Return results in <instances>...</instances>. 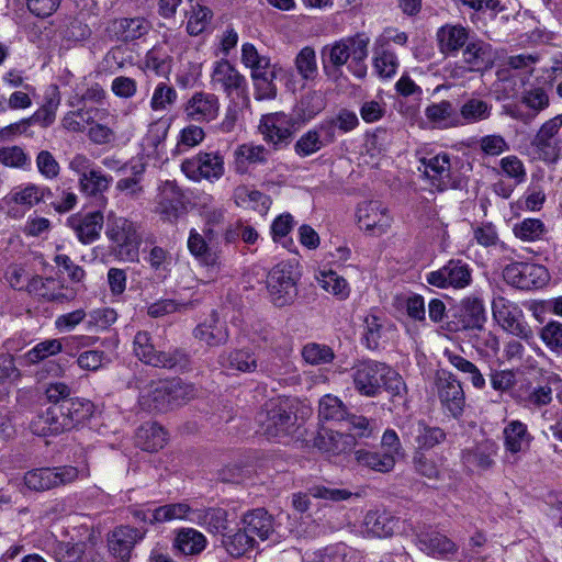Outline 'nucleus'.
<instances>
[{"label": "nucleus", "mask_w": 562, "mask_h": 562, "mask_svg": "<svg viewBox=\"0 0 562 562\" xmlns=\"http://www.w3.org/2000/svg\"><path fill=\"white\" fill-rule=\"evenodd\" d=\"M355 389L363 396L375 397L386 391L393 402L404 401L407 393L403 378L384 362L359 361L351 368Z\"/></svg>", "instance_id": "nucleus-1"}, {"label": "nucleus", "mask_w": 562, "mask_h": 562, "mask_svg": "<svg viewBox=\"0 0 562 562\" xmlns=\"http://www.w3.org/2000/svg\"><path fill=\"white\" fill-rule=\"evenodd\" d=\"M369 37L363 34L342 38L322 49V64L325 75L337 81L342 75L341 67L348 59L366 60Z\"/></svg>", "instance_id": "nucleus-2"}, {"label": "nucleus", "mask_w": 562, "mask_h": 562, "mask_svg": "<svg viewBox=\"0 0 562 562\" xmlns=\"http://www.w3.org/2000/svg\"><path fill=\"white\" fill-rule=\"evenodd\" d=\"M294 405L289 397L278 396L268 400L257 415L260 430L268 439L289 435L294 425Z\"/></svg>", "instance_id": "nucleus-3"}, {"label": "nucleus", "mask_w": 562, "mask_h": 562, "mask_svg": "<svg viewBox=\"0 0 562 562\" xmlns=\"http://www.w3.org/2000/svg\"><path fill=\"white\" fill-rule=\"evenodd\" d=\"M135 356L146 364L165 369H184L189 364V356L182 349L157 351L148 331L136 333L133 340Z\"/></svg>", "instance_id": "nucleus-4"}, {"label": "nucleus", "mask_w": 562, "mask_h": 562, "mask_svg": "<svg viewBox=\"0 0 562 562\" xmlns=\"http://www.w3.org/2000/svg\"><path fill=\"white\" fill-rule=\"evenodd\" d=\"M89 475L88 468L81 470L72 465L40 468L27 471L24 474V484L31 491L44 492L70 484L80 477H88Z\"/></svg>", "instance_id": "nucleus-5"}, {"label": "nucleus", "mask_w": 562, "mask_h": 562, "mask_svg": "<svg viewBox=\"0 0 562 562\" xmlns=\"http://www.w3.org/2000/svg\"><path fill=\"white\" fill-rule=\"evenodd\" d=\"M493 317L507 333L520 338L528 345L535 344V335L525 319L522 311L503 296L493 300Z\"/></svg>", "instance_id": "nucleus-6"}, {"label": "nucleus", "mask_w": 562, "mask_h": 562, "mask_svg": "<svg viewBox=\"0 0 562 562\" xmlns=\"http://www.w3.org/2000/svg\"><path fill=\"white\" fill-rule=\"evenodd\" d=\"M105 234L116 245L115 252L120 259L137 260L140 236L135 223L125 217L110 218Z\"/></svg>", "instance_id": "nucleus-7"}, {"label": "nucleus", "mask_w": 562, "mask_h": 562, "mask_svg": "<svg viewBox=\"0 0 562 562\" xmlns=\"http://www.w3.org/2000/svg\"><path fill=\"white\" fill-rule=\"evenodd\" d=\"M267 289L274 306L291 304L297 295L294 267L285 261L276 265L268 273Z\"/></svg>", "instance_id": "nucleus-8"}, {"label": "nucleus", "mask_w": 562, "mask_h": 562, "mask_svg": "<svg viewBox=\"0 0 562 562\" xmlns=\"http://www.w3.org/2000/svg\"><path fill=\"white\" fill-rule=\"evenodd\" d=\"M181 170L190 180L215 182L224 176V157L218 151H200L184 159Z\"/></svg>", "instance_id": "nucleus-9"}, {"label": "nucleus", "mask_w": 562, "mask_h": 562, "mask_svg": "<svg viewBox=\"0 0 562 562\" xmlns=\"http://www.w3.org/2000/svg\"><path fill=\"white\" fill-rule=\"evenodd\" d=\"M435 385L442 408L459 419L465 407V394L461 382L450 371L441 369L436 373Z\"/></svg>", "instance_id": "nucleus-10"}, {"label": "nucleus", "mask_w": 562, "mask_h": 562, "mask_svg": "<svg viewBox=\"0 0 562 562\" xmlns=\"http://www.w3.org/2000/svg\"><path fill=\"white\" fill-rule=\"evenodd\" d=\"M259 131L268 144H271L274 149H281L292 142L296 121L291 114L284 112L268 113L261 116Z\"/></svg>", "instance_id": "nucleus-11"}, {"label": "nucleus", "mask_w": 562, "mask_h": 562, "mask_svg": "<svg viewBox=\"0 0 562 562\" xmlns=\"http://www.w3.org/2000/svg\"><path fill=\"white\" fill-rule=\"evenodd\" d=\"M561 127L562 115H557L543 123L531 140L539 158L546 162L553 164L562 156L561 140L558 137Z\"/></svg>", "instance_id": "nucleus-12"}, {"label": "nucleus", "mask_w": 562, "mask_h": 562, "mask_svg": "<svg viewBox=\"0 0 562 562\" xmlns=\"http://www.w3.org/2000/svg\"><path fill=\"white\" fill-rule=\"evenodd\" d=\"M220 99L216 94L195 91L182 106L184 119L189 122L209 124L220 114Z\"/></svg>", "instance_id": "nucleus-13"}, {"label": "nucleus", "mask_w": 562, "mask_h": 562, "mask_svg": "<svg viewBox=\"0 0 562 562\" xmlns=\"http://www.w3.org/2000/svg\"><path fill=\"white\" fill-rule=\"evenodd\" d=\"M472 280L469 266L461 260H450L427 274L426 281L437 288H465Z\"/></svg>", "instance_id": "nucleus-14"}, {"label": "nucleus", "mask_w": 562, "mask_h": 562, "mask_svg": "<svg viewBox=\"0 0 562 562\" xmlns=\"http://www.w3.org/2000/svg\"><path fill=\"white\" fill-rule=\"evenodd\" d=\"M547 274L544 267L524 262H514L503 269L504 280L521 290L544 284Z\"/></svg>", "instance_id": "nucleus-15"}, {"label": "nucleus", "mask_w": 562, "mask_h": 562, "mask_svg": "<svg viewBox=\"0 0 562 562\" xmlns=\"http://www.w3.org/2000/svg\"><path fill=\"white\" fill-rule=\"evenodd\" d=\"M359 227L372 235H382L391 226L392 217L380 201H367L357 210Z\"/></svg>", "instance_id": "nucleus-16"}, {"label": "nucleus", "mask_w": 562, "mask_h": 562, "mask_svg": "<svg viewBox=\"0 0 562 562\" xmlns=\"http://www.w3.org/2000/svg\"><path fill=\"white\" fill-rule=\"evenodd\" d=\"M146 531L128 525L115 527L108 536V547L113 559H131L132 552Z\"/></svg>", "instance_id": "nucleus-17"}, {"label": "nucleus", "mask_w": 562, "mask_h": 562, "mask_svg": "<svg viewBox=\"0 0 562 562\" xmlns=\"http://www.w3.org/2000/svg\"><path fill=\"white\" fill-rule=\"evenodd\" d=\"M211 83L220 88L226 93L232 95L243 94L247 89V80L228 60L222 59L214 64L211 75Z\"/></svg>", "instance_id": "nucleus-18"}, {"label": "nucleus", "mask_w": 562, "mask_h": 562, "mask_svg": "<svg viewBox=\"0 0 562 562\" xmlns=\"http://www.w3.org/2000/svg\"><path fill=\"white\" fill-rule=\"evenodd\" d=\"M333 143V125L321 123L297 139L294 150L300 157H307Z\"/></svg>", "instance_id": "nucleus-19"}, {"label": "nucleus", "mask_w": 562, "mask_h": 562, "mask_svg": "<svg viewBox=\"0 0 562 562\" xmlns=\"http://www.w3.org/2000/svg\"><path fill=\"white\" fill-rule=\"evenodd\" d=\"M193 336L207 347H220L228 341L229 333L226 323L213 311L209 318L194 328Z\"/></svg>", "instance_id": "nucleus-20"}, {"label": "nucleus", "mask_w": 562, "mask_h": 562, "mask_svg": "<svg viewBox=\"0 0 562 562\" xmlns=\"http://www.w3.org/2000/svg\"><path fill=\"white\" fill-rule=\"evenodd\" d=\"M168 380L151 381L139 394V405L146 411L166 412L171 408Z\"/></svg>", "instance_id": "nucleus-21"}, {"label": "nucleus", "mask_w": 562, "mask_h": 562, "mask_svg": "<svg viewBox=\"0 0 562 562\" xmlns=\"http://www.w3.org/2000/svg\"><path fill=\"white\" fill-rule=\"evenodd\" d=\"M26 291L38 297L40 300L45 301H70L75 299L76 293L70 290L66 293L61 292V286L59 285V282L53 278H42L40 276L32 277L26 285Z\"/></svg>", "instance_id": "nucleus-22"}, {"label": "nucleus", "mask_w": 562, "mask_h": 562, "mask_svg": "<svg viewBox=\"0 0 562 562\" xmlns=\"http://www.w3.org/2000/svg\"><path fill=\"white\" fill-rule=\"evenodd\" d=\"M425 116L434 127L448 130L462 126L457 105L449 100L434 102L425 108Z\"/></svg>", "instance_id": "nucleus-23"}, {"label": "nucleus", "mask_w": 562, "mask_h": 562, "mask_svg": "<svg viewBox=\"0 0 562 562\" xmlns=\"http://www.w3.org/2000/svg\"><path fill=\"white\" fill-rule=\"evenodd\" d=\"M423 173L430 180L431 184L439 191L448 189L450 184V157L448 154H438L430 158L420 160Z\"/></svg>", "instance_id": "nucleus-24"}, {"label": "nucleus", "mask_w": 562, "mask_h": 562, "mask_svg": "<svg viewBox=\"0 0 562 562\" xmlns=\"http://www.w3.org/2000/svg\"><path fill=\"white\" fill-rule=\"evenodd\" d=\"M68 223L82 244H91L100 237L104 217L100 211H95L81 216H71Z\"/></svg>", "instance_id": "nucleus-25"}, {"label": "nucleus", "mask_w": 562, "mask_h": 562, "mask_svg": "<svg viewBox=\"0 0 562 562\" xmlns=\"http://www.w3.org/2000/svg\"><path fill=\"white\" fill-rule=\"evenodd\" d=\"M63 409L57 405L49 406L45 412L38 413L31 422L30 428L34 435L50 436L67 430Z\"/></svg>", "instance_id": "nucleus-26"}, {"label": "nucleus", "mask_w": 562, "mask_h": 562, "mask_svg": "<svg viewBox=\"0 0 562 562\" xmlns=\"http://www.w3.org/2000/svg\"><path fill=\"white\" fill-rule=\"evenodd\" d=\"M439 49L447 56L456 57L469 42V31L460 24H446L437 32Z\"/></svg>", "instance_id": "nucleus-27"}, {"label": "nucleus", "mask_w": 562, "mask_h": 562, "mask_svg": "<svg viewBox=\"0 0 562 562\" xmlns=\"http://www.w3.org/2000/svg\"><path fill=\"white\" fill-rule=\"evenodd\" d=\"M462 57L469 69L473 71L491 68L495 58L492 46L481 40L468 42L462 52Z\"/></svg>", "instance_id": "nucleus-28"}, {"label": "nucleus", "mask_w": 562, "mask_h": 562, "mask_svg": "<svg viewBox=\"0 0 562 562\" xmlns=\"http://www.w3.org/2000/svg\"><path fill=\"white\" fill-rule=\"evenodd\" d=\"M367 533L373 537H390L400 527V518L387 510H370L364 517Z\"/></svg>", "instance_id": "nucleus-29"}, {"label": "nucleus", "mask_w": 562, "mask_h": 562, "mask_svg": "<svg viewBox=\"0 0 562 562\" xmlns=\"http://www.w3.org/2000/svg\"><path fill=\"white\" fill-rule=\"evenodd\" d=\"M113 178L103 173L99 168L78 179L80 191L89 198H95L102 205L106 203L104 192L109 190Z\"/></svg>", "instance_id": "nucleus-30"}, {"label": "nucleus", "mask_w": 562, "mask_h": 562, "mask_svg": "<svg viewBox=\"0 0 562 562\" xmlns=\"http://www.w3.org/2000/svg\"><path fill=\"white\" fill-rule=\"evenodd\" d=\"M205 536L193 528H181L176 532L172 548L183 555H199L206 548Z\"/></svg>", "instance_id": "nucleus-31"}, {"label": "nucleus", "mask_w": 562, "mask_h": 562, "mask_svg": "<svg viewBox=\"0 0 562 562\" xmlns=\"http://www.w3.org/2000/svg\"><path fill=\"white\" fill-rule=\"evenodd\" d=\"M504 447L512 454H517L529 449L532 436L529 434L527 425L520 420L509 422L504 430Z\"/></svg>", "instance_id": "nucleus-32"}, {"label": "nucleus", "mask_w": 562, "mask_h": 562, "mask_svg": "<svg viewBox=\"0 0 562 562\" xmlns=\"http://www.w3.org/2000/svg\"><path fill=\"white\" fill-rule=\"evenodd\" d=\"M315 446L330 456H340L355 447V438L352 435L324 430L315 439Z\"/></svg>", "instance_id": "nucleus-33"}, {"label": "nucleus", "mask_w": 562, "mask_h": 562, "mask_svg": "<svg viewBox=\"0 0 562 562\" xmlns=\"http://www.w3.org/2000/svg\"><path fill=\"white\" fill-rule=\"evenodd\" d=\"M233 199L238 207L254 210L260 214H266L271 205L269 195L244 184L235 188Z\"/></svg>", "instance_id": "nucleus-34"}, {"label": "nucleus", "mask_w": 562, "mask_h": 562, "mask_svg": "<svg viewBox=\"0 0 562 562\" xmlns=\"http://www.w3.org/2000/svg\"><path fill=\"white\" fill-rule=\"evenodd\" d=\"M190 522L206 528L211 533H222L228 527L227 512L223 508H195Z\"/></svg>", "instance_id": "nucleus-35"}, {"label": "nucleus", "mask_w": 562, "mask_h": 562, "mask_svg": "<svg viewBox=\"0 0 562 562\" xmlns=\"http://www.w3.org/2000/svg\"><path fill=\"white\" fill-rule=\"evenodd\" d=\"M460 318L465 329H482L486 322L483 301L476 296L464 297L460 303Z\"/></svg>", "instance_id": "nucleus-36"}, {"label": "nucleus", "mask_w": 562, "mask_h": 562, "mask_svg": "<svg viewBox=\"0 0 562 562\" xmlns=\"http://www.w3.org/2000/svg\"><path fill=\"white\" fill-rule=\"evenodd\" d=\"M59 408L63 409L67 430L74 428L80 423L89 419L93 414V403L86 398H69L60 403Z\"/></svg>", "instance_id": "nucleus-37"}, {"label": "nucleus", "mask_w": 562, "mask_h": 562, "mask_svg": "<svg viewBox=\"0 0 562 562\" xmlns=\"http://www.w3.org/2000/svg\"><path fill=\"white\" fill-rule=\"evenodd\" d=\"M497 445L492 440H483L471 449L463 451L465 463L481 470H487L494 465V457L497 453Z\"/></svg>", "instance_id": "nucleus-38"}, {"label": "nucleus", "mask_w": 562, "mask_h": 562, "mask_svg": "<svg viewBox=\"0 0 562 562\" xmlns=\"http://www.w3.org/2000/svg\"><path fill=\"white\" fill-rule=\"evenodd\" d=\"M517 400L525 407L541 408L551 403L552 389L549 384L543 385V383H539L533 385L532 383H528L520 387Z\"/></svg>", "instance_id": "nucleus-39"}, {"label": "nucleus", "mask_w": 562, "mask_h": 562, "mask_svg": "<svg viewBox=\"0 0 562 562\" xmlns=\"http://www.w3.org/2000/svg\"><path fill=\"white\" fill-rule=\"evenodd\" d=\"M188 249L204 266L215 267L221 263L218 252L213 250L207 240H205V237L195 229L190 231Z\"/></svg>", "instance_id": "nucleus-40"}, {"label": "nucleus", "mask_w": 562, "mask_h": 562, "mask_svg": "<svg viewBox=\"0 0 562 562\" xmlns=\"http://www.w3.org/2000/svg\"><path fill=\"white\" fill-rule=\"evenodd\" d=\"M246 530L255 538L267 540L274 531L272 516L263 508H257L244 517Z\"/></svg>", "instance_id": "nucleus-41"}, {"label": "nucleus", "mask_w": 562, "mask_h": 562, "mask_svg": "<svg viewBox=\"0 0 562 562\" xmlns=\"http://www.w3.org/2000/svg\"><path fill=\"white\" fill-rule=\"evenodd\" d=\"M222 367L239 372H255L258 368L256 355L249 349H235L220 357Z\"/></svg>", "instance_id": "nucleus-42"}, {"label": "nucleus", "mask_w": 562, "mask_h": 562, "mask_svg": "<svg viewBox=\"0 0 562 562\" xmlns=\"http://www.w3.org/2000/svg\"><path fill=\"white\" fill-rule=\"evenodd\" d=\"M355 458L359 465L381 473L392 471L395 465L394 456L385 452L359 449L355 452Z\"/></svg>", "instance_id": "nucleus-43"}, {"label": "nucleus", "mask_w": 562, "mask_h": 562, "mask_svg": "<svg viewBox=\"0 0 562 562\" xmlns=\"http://www.w3.org/2000/svg\"><path fill=\"white\" fill-rule=\"evenodd\" d=\"M57 104L49 101L47 104L40 108L30 119L22 120L19 123L11 124L0 131V135H9L13 133H22L26 126L32 123H37L43 127L49 126L55 121V110Z\"/></svg>", "instance_id": "nucleus-44"}, {"label": "nucleus", "mask_w": 562, "mask_h": 562, "mask_svg": "<svg viewBox=\"0 0 562 562\" xmlns=\"http://www.w3.org/2000/svg\"><path fill=\"white\" fill-rule=\"evenodd\" d=\"M420 549L428 554L447 557L457 551V546L445 535L439 532H425L418 536Z\"/></svg>", "instance_id": "nucleus-45"}, {"label": "nucleus", "mask_w": 562, "mask_h": 562, "mask_svg": "<svg viewBox=\"0 0 562 562\" xmlns=\"http://www.w3.org/2000/svg\"><path fill=\"white\" fill-rule=\"evenodd\" d=\"M136 442L145 451H157L165 446L166 431L156 423L142 425L136 434Z\"/></svg>", "instance_id": "nucleus-46"}, {"label": "nucleus", "mask_w": 562, "mask_h": 562, "mask_svg": "<svg viewBox=\"0 0 562 562\" xmlns=\"http://www.w3.org/2000/svg\"><path fill=\"white\" fill-rule=\"evenodd\" d=\"M411 435L419 449H430L446 439V432L439 427H430L418 420L411 427Z\"/></svg>", "instance_id": "nucleus-47"}, {"label": "nucleus", "mask_w": 562, "mask_h": 562, "mask_svg": "<svg viewBox=\"0 0 562 562\" xmlns=\"http://www.w3.org/2000/svg\"><path fill=\"white\" fill-rule=\"evenodd\" d=\"M116 37L123 42L137 40L148 32V24L143 18L120 19L112 24Z\"/></svg>", "instance_id": "nucleus-48"}, {"label": "nucleus", "mask_w": 562, "mask_h": 562, "mask_svg": "<svg viewBox=\"0 0 562 562\" xmlns=\"http://www.w3.org/2000/svg\"><path fill=\"white\" fill-rule=\"evenodd\" d=\"M396 54L387 46H374L373 66L381 78H392L398 68Z\"/></svg>", "instance_id": "nucleus-49"}, {"label": "nucleus", "mask_w": 562, "mask_h": 562, "mask_svg": "<svg viewBox=\"0 0 562 562\" xmlns=\"http://www.w3.org/2000/svg\"><path fill=\"white\" fill-rule=\"evenodd\" d=\"M492 106L476 98H471L465 101L458 112L462 125L472 124L480 121L487 120L491 116Z\"/></svg>", "instance_id": "nucleus-50"}, {"label": "nucleus", "mask_w": 562, "mask_h": 562, "mask_svg": "<svg viewBox=\"0 0 562 562\" xmlns=\"http://www.w3.org/2000/svg\"><path fill=\"white\" fill-rule=\"evenodd\" d=\"M194 512L187 503H175L155 508L151 513L150 524L166 522L175 519L190 521Z\"/></svg>", "instance_id": "nucleus-51"}, {"label": "nucleus", "mask_w": 562, "mask_h": 562, "mask_svg": "<svg viewBox=\"0 0 562 562\" xmlns=\"http://www.w3.org/2000/svg\"><path fill=\"white\" fill-rule=\"evenodd\" d=\"M443 356L452 367L470 375L471 383L475 389L485 386V379L473 362L448 349L445 350Z\"/></svg>", "instance_id": "nucleus-52"}, {"label": "nucleus", "mask_w": 562, "mask_h": 562, "mask_svg": "<svg viewBox=\"0 0 562 562\" xmlns=\"http://www.w3.org/2000/svg\"><path fill=\"white\" fill-rule=\"evenodd\" d=\"M294 65L297 74L305 81H313L318 75L316 53L311 46H305L297 53Z\"/></svg>", "instance_id": "nucleus-53"}, {"label": "nucleus", "mask_w": 562, "mask_h": 562, "mask_svg": "<svg viewBox=\"0 0 562 562\" xmlns=\"http://www.w3.org/2000/svg\"><path fill=\"white\" fill-rule=\"evenodd\" d=\"M318 282L326 292L333 294L340 301L346 300L350 294V288L346 279L333 270L322 271L318 277Z\"/></svg>", "instance_id": "nucleus-54"}, {"label": "nucleus", "mask_w": 562, "mask_h": 562, "mask_svg": "<svg viewBox=\"0 0 562 562\" xmlns=\"http://www.w3.org/2000/svg\"><path fill=\"white\" fill-rule=\"evenodd\" d=\"M255 538L244 528L232 536L223 535L222 543L232 557H240L255 546Z\"/></svg>", "instance_id": "nucleus-55"}, {"label": "nucleus", "mask_w": 562, "mask_h": 562, "mask_svg": "<svg viewBox=\"0 0 562 562\" xmlns=\"http://www.w3.org/2000/svg\"><path fill=\"white\" fill-rule=\"evenodd\" d=\"M539 337L550 352L562 356V323L549 321L541 327Z\"/></svg>", "instance_id": "nucleus-56"}, {"label": "nucleus", "mask_w": 562, "mask_h": 562, "mask_svg": "<svg viewBox=\"0 0 562 562\" xmlns=\"http://www.w3.org/2000/svg\"><path fill=\"white\" fill-rule=\"evenodd\" d=\"M383 330L384 324L381 317L374 314L364 317L362 340L368 349L375 350L379 348Z\"/></svg>", "instance_id": "nucleus-57"}, {"label": "nucleus", "mask_w": 562, "mask_h": 562, "mask_svg": "<svg viewBox=\"0 0 562 562\" xmlns=\"http://www.w3.org/2000/svg\"><path fill=\"white\" fill-rule=\"evenodd\" d=\"M326 102L321 91L304 94L297 105V113L304 121H310L325 109Z\"/></svg>", "instance_id": "nucleus-58"}, {"label": "nucleus", "mask_w": 562, "mask_h": 562, "mask_svg": "<svg viewBox=\"0 0 562 562\" xmlns=\"http://www.w3.org/2000/svg\"><path fill=\"white\" fill-rule=\"evenodd\" d=\"M318 415L325 420H344L348 412L338 397L327 394L319 401Z\"/></svg>", "instance_id": "nucleus-59"}, {"label": "nucleus", "mask_w": 562, "mask_h": 562, "mask_svg": "<svg viewBox=\"0 0 562 562\" xmlns=\"http://www.w3.org/2000/svg\"><path fill=\"white\" fill-rule=\"evenodd\" d=\"M160 213L164 220L168 222H175L183 212V203L181 201V195L176 191L173 187L170 188V196L168 195V191L164 190L161 200L159 202Z\"/></svg>", "instance_id": "nucleus-60"}, {"label": "nucleus", "mask_w": 562, "mask_h": 562, "mask_svg": "<svg viewBox=\"0 0 562 562\" xmlns=\"http://www.w3.org/2000/svg\"><path fill=\"white\" fill-rule=\"evenodd\" d=\"M63 349L59 339H47L38 342L35 347L29 350L22 358L26 364H35L49 356L57 355Z\"/></svg>", "instance_id": "nucleus-61"}, {"label": "nucleus", "mask_w": 562, "mask_h": 562, "mask_svg": "<svg viewBox=\"0 0 562 562\" xmlns=\"http://www.w3.org/2000/svg\"><path fill=\"white\" fill-rule=\"evenodd\" d=\"M515 236L524 241H535L540 239L547 232L542 221L538 218H525L514 225Z\"/></svg>", "instance_id": "nucleus-62"}, {"label": "nucleus", "mask_w": 562, "mask_h": 562, "mask_svg": "<svg viewBox=\"0 0 562 562\" xmlns=\"http://www.w3.org/2000/svg\"><path fill=\"white\" fill-rule=\"evenodd\" d=\"M302 357L307 363L318 366L331 362L335 353L326 345L310 342L303 347Z\"/></svg>", "instance_id": "nucleus-63"}, {"label": "nucleus", "mask_w": 562, "mask_h": 562, "mask_svg": "<svg viewBox=\"0 0 562 562\" xmlns=\"http://www.w3.org/2000/svg\"><path fill=\"white\" fill-rule=\"evenodd\" d=\"M117 319V313L112 307H100L88 314L87 327L91 330H105Z\"/></svg>", "instance_id": "nucleus-64"}]
</instances>
